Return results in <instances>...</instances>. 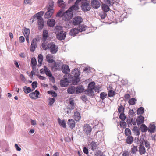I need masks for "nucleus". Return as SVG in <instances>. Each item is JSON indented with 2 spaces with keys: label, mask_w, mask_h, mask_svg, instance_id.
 <instances>
[{
  "label": "nucleus",
  "mask_w": 156,
  "mask_h": 156,
  "mask_svg": "<svg viewBox=\"0 0 156 156\" xmlns=\"http://www.w3.org/2000/svg\"><path fill=\"white\" fill-rule=\"evenodd\" d=\"M74 11H75L71 7L66 12L63 13L62 15L63 20L66 21L71 19L73 16Z\"/></svg>",
  "instance_id": "f257e3e1"
},
{
  "label": "nucleus",
  "mask_w": 156,
  "mask_h": 156,
  "mask_svg": "<svg viewBox=\"0 0 156 156\" xmlns=\"http://www.w3.org/2000/svg\"><path fill=\"white\" fill-rule=\"evenodd\" d=\"M81 9L83 11H87L91 9L89 2L87 0H83L82 1Z\"/></svg>",
  "instance_id": "f03ea898"
},
{
  "label": "nucleus",
  "mask_w": 156,
  "mask_h": 156,
  "mask_svg": "<svg viewBox=\"0 0 156 156\" xmlns=\"http://www.w3.org/2000/svg\"><path fill=\"white\" fill-rule=\"evenodd\" d=\"M83 21V19L80 16H76L73 18V20L69 22L74 25H78Z\"/></svg>",
  "instance_id": "7ed1b4c3"
},
{
  "label": "nucleus",
  "mask_w": 156,
  "mask_h": 156,
  "mask_svg": "<svg viewBox=\"0 0 156 156\" xmlns=\"http://www.w3.org/2000/svg\"><path fill=\"white\" fill-rule=\"evenodd\" d=\"M49 46L50 51L52 54H55L58 51V46L53 42L50 43Z\"/></svg>",
  "instance_id": "20e7f679"
},
{
  "label": "nucleus",
  "mask_w": 156,
  "mask_h": 156,
  "mask_svg": "<svg viewBox=\"0 0 156 156\" xmlns=\"http://www.w3.org/2000/svg\"><path fill=\"white\" fill-rule=\"evenodd\" d=\"M66 35V33L63 31H58L56 34L57 38L60 40L65 39Z\"/></svg>",
  "instance_id": "39448f33"
},
{
  "label": "nucleus",
  "mask_w": 156,
  "mask_h": 156,
  "mask_svg": "<svg viewBox=\"0 0 156 156\" xmlns=\"http://www.w3.org/2000/svg\"><path fill=\"white\" fill-rule=\"evenodd\" d=\"M37 39L36 38H34L31 42V45L30 48L31 52H34L37 46Z\"/></svg>",
  "instance_id": "423d86ee"
},
{
  "label": "nucleus",
  "mask_w": 156,
  "mask_h": 156,
  "mask_svg": "<svg viewBox=\"0 0 156 156\" xmlns=\"http://www.w3.org/2000/svg\"><path fill=\"white\" fill-rule=\"evenodd\" d=\"M62 70L63 73L65 74L64 77L66 76L70 72V69L69 67L67 65H63L62 66Z\"/></svg>",
  "instance_id": "0eeeda50"
},
{
  "label": "nucleus",
  "mask_w": 156,
  "mask_h": 156,
  "mask_svg": "<svg viewBox=\"0 0 156 156\" xmlns=\"http://www.w3.org/2000/svg\"><path fill=\"white\" fill-rule=\"evenodd\" d=\"M91 130L92 128L89 124L84 125L83 127V131L87 135H90Z\"/></svg>",
  "instance_id": "6e6552de"
},
{
  "label": "nucleus",
  "mask_w": 156,
  "mask_h": 156,
  "mask_svg": "<svg viewBox=\"0 0 156 156\" xmlns=\"http://www.w3.org/2000/svg\"><path fill=\"white\" fill-rule=\"evenodd\" d=\"M69 104L68 105V109L70 110L74 109L75 108L76 104H74V101L73 98H70L69 100Z\"/></svg>",
  "instance_id": "1a4fd4ad"
},
{
  "label": "nucleus",
  "mask_w": 156,
  "mask_h": 156,
  "mask_svg": "<svg viewBox=\"0 0 156 156\" xmlns=\"http://www.w3.org/2000/svg\"><path fill=\"white\" fill-rule=\"evenodd\" d=\"M91 5L93 8L97 9L100 7L101 4L98 0H92Z\"/></svg>",
  "instance_id": "9d476101"
},
{
  "label": "nucleus",
  "mask_w": 156,
  "mask_h": 156,
  "mask_svg": "<svg viewBox=\"0 0 156 156\" xmlns=\"http://www.w3.org/2000/svg\"><path fill=\"white\" fill-rule=\"evenodd\" d=\"M39 94V92L36 90L34 92L30 93L29 96L32 99H35L39 98L38 96Z\"/></svg>",
  "instance_id": "9b49d317"
},
{
  "label": "nucleus",
  "mask_w": 156,
  "mask_h": 156,
  "mask_svg": "<svg viewBox=\"0 0 156 156\" xmlns=\"http://www.w3.org/2000/svg\"><path fill=\"white\" fill-rule=\"evenodd\" d=\"M70 82L67 78H65L60 81V85L62 87H65L68 85Z\"/></svg>",
  "instance_id": "f8f14e48"
},
{
  "label": "nucleus",
  "mask_w": 156,
  "mask_h": 156,
  "mask_svg": "<svg viewBox=\"0 0 156 156\" xmlns=\"http://www.w3.org/2000/svg\"><path fill=\"white\" fill-rule=\"evenodd\" d=\"M44 13V12L43 11H41L37 13L35 15H34L33 16H32L31 19V20L32 19H34L35 18H37V19H39L40 18H42L41 17V16L43 15V14ZM34 21V19H33L32 21L33 22Z\"/></svg>",
  "instance_id": "ddd939ff"
},
{
  "label": "nucleus",
  "mask_w": 156,
  "mask_h": 156,
  "mask_svg": "<svg viewBox=\"0 0 156 156\" xmlns=\"http://www.w3.org/2000/svg\"><path fill=\"white\" fill-rule=\"evenodd\" d=\"M54 5V2L53 1H50L47 5L46 9L47 10H51L52 11H54V10L53 9Z\"/></svg>",
  "instance_id": "4468645a"
},
{
  "label": "nucleus",
  "mask_w": 156,
  "mask_h": 156,
  "mask_svg": "<svg viewBox=\"0 0 156 156\" xmlns=\"http://www.w3.org/2000/svg\"><path fill=\"white\" fill-rule=\"evenodd\" d=\"M156 130V126L153 123L150 124L149 127L148 128L149 132L151 133H154Z\"/></svg>",
  "instance_id": "2eb2a0df"
},
{
  "label": "nucleus",
  "mask_w": 156,
  "mask_h": 156,
  "mask_svg": "<svg viewBox=\"0 0 156 156\" xmlns=\"http://www.w3.org/2000/svg\"><path fill=\"white\" fill-rule=\"evenodd\" d=\"M80 74V72L79 71L78 69H75L72 72V76H73L74 78L78 77Z\"/></svg>",
  "instance_id": "dca6fc26"
},
{
  "label": "nucleus",
  "mask_w": 156,
  "mask_h": 156,
  "mask_svg": "<svg viewBox=\"0 0 156 156\" xmlns=\"http://www.w3.org/2000/svg\"><path fill=\"white\" fill-rule=\"evenodd\" d=\"M38 20V29L40 30H41L44 27V21L43 18L37 19Z\"/></svg>",
  "instance_id": "f3484780"
},
{
  "label": "nucleus",
  "mask_w": 156,
  "mask_h": 156,
  "mask_svg": "<svg viewBox=\"0 0 156 156\" xmlns=\"http://www.w3.org/2000/svg\"><path fill=\"white\" fill-rule=\"evenodd\" d=\"M53 56L51 54H48L46 57V60L49 63H52L55 61L53 59Z\"/></svg>",
  "instance_id": "a211bd4d"
},
{
  "label": "nucleus",
  "mask_w": 156,
  "mask_h": 156,
  "mask_svg": "<svg viewBox=\"0 0 156 156\" xmlns=\"http://www.w3.org/2000/svg\"><path fill=\"white\" fill-rule=\"evenodd\" d=\"M42 41L43 42L42 44V48L44 50H46L49 49V43H48V42L46 40Z\"/></svg>",
  "instance_id": "6ab92c4d"
},
{
  "label": "nucleus",
  "mask_w": 156,
  "mask_h": 156,
  "mask_svg": "<svg viewBox=\"0 0 156 156\" xmlns=\"http://www.w3.org/2000/svg\"><path fill=\"white\" fill-rule=\"evenodd\" d=\"M139 149V153L141 155L144 154L146 152L145 148L143 145L140 144Z\"/></svg>",
  "instance_id": "aec40b11"
},
{
  "label": "nucleus",
  "mask_w": 156,
  "mask_h": 156,
  "mask_svg": "<svg viewBox=\"0 0 156 156\" xmlns=\"http://www.w3.org/2000/svg\"><path fill=\"white\" fill-rule=\"evenodd\" d=\"M54 12L51 10H47L44 16L45 18L48 19L50 18L53 15Z\"/></svg>",
  "instance_id": "412c9836"
},
{
  "label": "nucleus",
  "mask_w": 156,
  "mask_h": 156,
  "mask_svg": "<svg viewBox=\"0 0 156 156\" xmlns=\"http://www.w3.org/2000/svg\"><path fill=\"white\" fill-rule=\"evenodd\" d=\"M74 118L76 121H78L81 118L80 114L78 111H76L74 112Z\"/></svg>",
  "instance_id": "4be33fe9"
},
{
  "label": "nucleus",
  "mask_w": 156,
  "mask_h": 156,
  "mask_svg": "<svg viewBox=\"0 0 156 156\" xmlns=\"http://www.w3.org/2000/svg\"><path fill=\"white\" fill-rule=\"evenodd\" d=\"M68 124L71 128L73 129L75 127V122L73 119H69L68 121Z\"/></svg>",
  "instance_id": "5701e85b"
},
{
  "label": "nucleus",
  "mask_w": 156,
  "mask_h": 156,
  "mask_svg": "<svg viewBox=\"0 0 156 156\" xmlns=\"http://www.w3.org/2000/svg\"><path fill=\"white\" fill-rule=\"evenodd\" d=\"M79 32V30L78 29L74 28L70 30L69 34L71 36H74L78 34Z\"/></svg>",
  "instance_id": "b1692460"
},
{
  "label": "nucleus",
  "mask_w": 156,
  "mask_h": 156,
  "mask_svg": "<svg viewBox=\"0 0 156 156\" xmlns=\"http://www.w3.org/2000/svg\"><path fill=\"white\" fill-rule=\"evenodd\" d=\"M55 23L54 19H51L48 20L47 22L48 25L50 27H53L55 24Z\"/></svg>",
  "instance_id": "393cba45"
},
{
  "label": "nucleus",
  "mask_w": 156,
  "mask_h": 156,
  "mask_svg": "<svg viewBox=\"0 0 156 156\" xmlns=\"http://www.w3.org/2000/svg\"><path fill=\"white\" fill-rule=\"evenodd\" d=\"M44 73L45 74L49 77L52 76V75L49 69L46 66H44Z\"/></svg>",
  "instance_id": "a878e982"
},
{
  "label": "nucleus",
  "mask_w": 156,
  "mask_h": 156,
  "mask_svg": "<svg viewBox=\"0 0 156 156\" xmlns=\"http://www.w3.org/2000/svg\"><path fill=\"white\" fill-rule=\"evenodd\" d=\"M84 90L83 87L81 85H80L76 87V93L77 94L81 93L83 92Z\"/></svg>",
  "instance_id": "bb28decb"
},
{
  "label": "nucleus",
  "mask_w": 156,
  "mask_h": 156,
  "mask_svg": "<svg viewBox=\"0 0 156 156\" xmlns=\"http://www.w3.org/2000/svg\"><path fill=\"white\" fill-rule=\"evenodd\" d=\"M75 87L74 86L69 87L67 89V92L69 94H72L76 91Z\"/></svg>",
  "instance_id": "cd10ccee"
},
{
  "label": "nucleus",
  "mask_w": 156,
  "mask_h": 156,
  "mask_svg": "<svg viewBox=\"0 0 156 156\" xmlns=\"http://www.w3.org/2000/svg\"><path fill=\"white\" fill-rule=\"evenodd\" d=\"M81 0H77L75 2V4L74 5L71 7V8H73V9H74L75 11H76L78 9V3Z\"/></svg>",
  "instance_id": "c85d7f7f"
},
{
  "label": "nucleus",
  "mask_w": 156,
  "mask_h": 156,
  "mask_svg": "<svg viewBox=\"0 0 156 156\" xmlns=\"http://www.w3.org/2000/svg\"><path fill=\"white\" fill-rule=\"evenodd\" d=\"M58 4L59 6L62 8H64L65 7V3L63 0H58Z\"/></svg>",
  "instance_id": "c756f323"
},
{
  "label": "nucleus",
  "mask_w": 156,
  "mask_h": 156,
  "mask_svg": "<svg viewBox=\"0 0 156 156\" xmlns=\"http://www.w3.org/2000/svg\"><path fill=\"white\" fill-rule=\"evenodd\" d=\"M144 118L141 115L139 116L138 118L136 120L137 125H139L143 123Z\"/></svg>",
  "instance_id": "7c9ffc66"
},
{
  "label": "nucleus",
  "mask_w": 156,
  "mask_h": 156,
  "mask_svg": "<svg viewBox=\"0 0 156 156\" xmlns=\"http://www.w3.org/2000/svg\"><path fill=\"white\" fill-rule=\"evenodd\" d=\"M101 7L103 10L105 12H108L110 9L108 6L105 4H102Z\"/></svg>",
  "instance_id": "2f4dec72"
},
{
  "label": "nucleus",
  "mask_w": 156,
  "mask_h": 156,
  "mask_svg": "<svg viewBox=\"0 0 156 156\" xmlns=\"http://www.w3.org/2000/svg\"><path fill=\"white\" fill-rule=\"evenodd\" d=\"M48 32L47 30H44L43 33L42 41L46 40L48 37Z\"/></svg>",
  "instance_id": "473e14b6"
},
{
  "label": "nucleus",
  "mask_w": 156,
  "mask_h": 156,
  "mask_svg": "<svg viewBox=\"0 0 156 156\" xmlns=\"http://www.w3.org/2000/svg\"><path fill=\"white\" fill-rule=\"evenodd\" d=\"M23 90L26 94H28L29 93L33 91L29 87H27L26 86H25L23 88Z\"/></svg>",
  "instance_id": "72a5a7b5"
},
{
  "label": "nucleus",
  "mask_w": 156,
  "mask_h": 156,
  "mask_svg": "<svg viewBox=\"0 0 156 156\" xmlns=\"http://www.w3.org/2000/svg\"><path fill=\"white\" fill-rule=\"evenodd\" d=\"M58 122L59 124L62 126L63 128H65L66 127V123L65 121L63 120H61L59 118L58 119Z\"/></svg>",
  "instance_id": "f704fd0d"
},
{
  "label": "nucleus",
  "mask_w": 156,
  "mask_h": 156,
  "mask_svg": "<svg viewBox=\"0 0 156 156\" xmlns=\"http://www.w3.org/2000/svg\"><path fill=\"white\" fill-rule=\"evenodd\" d=\"M30 30L29 29L26 28L24 30L23 33L24 34L25 37H29V35L30 34Z\"/></svg>",
  "instance_id": "c9c22d12"
},
{
  "label": "nucleus",
  "mask_w": 156,
  "mask_h": 156,
  "mask_svg": "<svg viewBox=\"0 0 156 156\" xmlns=\"http://www.w3.org/2000/svg\"><path fill=\"white\" fill-rule=\"evenodd\" d=\"M87 27L84 25H80L79 27V29H78L79 30V32L85 31L86 30Z\"/></svg>",
  "instance_id": "e433bc0d"
},
{
  "label": "nucleus",
  "mask_w": 156,
  "mask_h": 156,
  "mask_svg": "<svg viewBox=\"0 0 156 156\" xmlns=\"http://www.w3.org/2000/svg\"><path fill=\"white\" fill-rule=\"evenodd\" d=\"M86 94L90 96H92L94 94V92L93 89H88L86 91Z\"/></svg>",
  "instance_id": "4c0bfd02"
},
{
  "label": "nucleus",
  "mask_w": 156,
  "mask_h": 156,
  "mask_svg": "<svg viewBox=\"0 0 156 156\" xmlns=\"http://www.w3.org/2000/svg\"><path fill=\"white\" fill-rule=\"evenodd\" d=\"M124 110L125 108L121 105L118 108V111L120 114L124 113Z\"/></svg>",
  "instance_id": "58836bf2"
},
{
  "label": "nucleus",
  "mask_w": 156,
  "mask_h": 156,
  "mask_svg": "<svg viewBox=\"0 0 156 156\" xmlns=\"http://www.w3.org/2000/svg\"><path fill=\"white\" fill-rule=\"evenodd\" d=\"M31 63L33 69H34V67H35L37 64V62L36 59L34 58H31Z\"/></svg>",
  "instance_id": "ea45409f"
},
{
  "label": "nucleus",
  "mask_w": 156,
  "mask_h": 156,
  "mask_svg": "<svg viewBox=\"0 0 156 156\" xmlns=\"http://www.w3.org/2000/svg\"><path fill=\"white\" fill-rule=\"evenodd\" d=\"M133 138L132 136H129L126 139L127 143L129 144H131L133 141Z\"/></svg>",
  "instance_id": "a19ab883"
},
{
  "label": "nucleus",
  "mask_w": 156,
  "mask_h": 156,
  "mask_svg": "<svg viewBox=\"0 0 156 156\" xmlns=\"http://www.w3.org/2000/svg\"><path fill=\"white\" fill-rule=\"evenodd\" d=\"M91 149L94 151L96 149L97 145L96 143L92 142L90 144Z\"/></svg>",
  "instance_id": "79ce46f5"
},
{
  "label": "nucleus",
  "mask_w": 156,
  "mask_h": 156,
  "mask_svg": "<svg viewBox=\"0 0 156 156\" xmlns=\"http://www.w3.org/2000/svg\"><path fill=\"white\" fill-rule=\"evenodd\" d=\"M140 128L142 132H146L147 130H148V128L144 124L141 125Z\"/></svg>",
  "instance_id": "37998d69"
},
{
  "label": "nucleus",
  "mask_w": 156,
  "mask_h": 156,
  "mask_svg": "<svg viewBox=\"0 0 156 156\" xmlns=\"http://www.w3.org/2000/svg\"><path fill=\"white\" fill-rule=\"evenodd\" d=\"M137 114L138 115L143 114L144 112V108L142 107L139 108L137 111Z\"/></svg>",
  "instance_id": "c03bdc74"
},
{
  "label": "nucleus",
  "mask_w": 156,
  "mask_h": 156,
  "mask_svg": "<svg viewBox=\"0 0 156 156\" xmlns=\"http://www.w3.org/2000/svg\"><path fill=\"white\" fill-rule=\"evenodd\" d=\"M54 62H55L54 67L55 68V69L57 70H60L61 69V66L60 63L59 62H56L55 61Z\"/></svg>",
  "instance_id": "a18cd8bd"
},
{
  "label": "nucleus",
  "mask_w": 156,
  "mask_h": 156,
  "mask_svg": "<svg viewBox=\"0 0 156 156\" xmlns=\"http://www.w3.org/2000/svg\"><path fill=\"white\" fill-rule=\"evenodd\" d=\"M95 83L94 82H92L90 83L88 86V89L94 90L95 87Z\"/></svg>",
  "instance_id": "49530a36"
},
{
  "label": "nucleus",
  "mask_w": 156,
  "mask_h": 156,
  "mask_svg": "<svg viewBox=\"0 0 156 156\" xmlns=\"http://www.w3.org/2000/svg\"><path fill=\"white\" fill-rule=\"evenodd\" d=\"M125 133L126 136H130L131 133L130 129L129 128H126L125 131Z\"/></svg>",
  "instance_id": "de8ad7c7"
},
{
  "label": "nucleus",
  "mask_w": 156,
  "mask_h": 156,
  "mask_svg": "<svg viewBox=\"0 0 156 156\" xmlns=\"http://www.w3.org/2000/svg\"><path fill=\"white\" fill-rule=\"evenodd\" d=\"M38 62L39 64L41 65L42 63L43 60V56L41 54H39L38 56Z\"/></svg>",
  "instance_id": "09e8293b"
},
{
  "label": "nucleus",
  "mask_w": 156,
  "mask_h": 156,
  "mask_svg": "<svg viewBox=\"0 0 156 156\" xmlns=\"http://www.w3.org/2000/svg\"><path fill=\"white\" fill-rule=\"evenodd\" d=\"M107 94L106 93L101 92L100 94V98L102 100H104L107 97Z\"/></svg>",
  "instance_id": "8fccbe9b"
},
{
  "label": "nucleus",
  "mask_w": 156,
  "mask_h": 156,
  "mask_svg": "<svg viewBox=\"0 0 156 156\" xmlns=\"http://www.w3.org/2000/svg\"><path fill=\"white\" fill-rule=\"evenodd\" d=\"M137 147L136 146H134L132 148L131 150V154H135L137 151Z\"/></svg>",
  "instance_id": "3c124183"
},
{
  "label": "nucleus",
  "mask_w": 156,
  "mask_h": 156,
  "mask_svg": "<svg viewBox=\"0 0 156 156\" xmlns=\"http://www.w3.org/2000/svg\"><path fill=\"white\" fill-rule=\"evenodd\" d=\"M55 101V98H50L49 101V105L50 106H51Z\"/></svg>",
  "instance_id": "603ef678"
},
{
  "label": "nucleus",
  "mask_w": 156,
  "mask_h": 156,
  "mask_svg": "<svg viewBox=\"0 0 156 156\" xmlns=\"http://www.w3.org/2000/svg\"><path fill=\"white\" fill-rule=\"evenodd\" d=\"M124 121L125 120H121L120 123V126L123 128L126 127V122H124Z\"/></svg>",
  "instance_id": "864d4df0"
},
{
  "label": "nucleus",
  "mask_w": 156,
  "mask_h": 156,
  "mask_svg": "<svg viewBox=\"0 0 156 156\" xmlns=\"http://www.w3.org/2000/svg\"><path fill=\"white\" fill-rule=\"evenodd\" d=\"M119 118L122 120H125L126 117L124 113L120 114V115L119 116Z\"/></svg>",
  "instance_id": "5fc2aeb1"
},
{
  "label": "nucleus",
  "mask_w": 156,
  "mask_h": 156,
  "mask_svg": "<svg viewBox=\"0 0 156 156\" xmlns=\"http://www.w3.org/2000/svg\"><path fill=\"white\" fill-rule=\"evenodd\" d=\"M48 94H51L53 97H56L57 96V94L54 91H49L48 92Z\"/></svg>",
  "instance_id": "6e6d98bb"
},
{
  "label": "nucleus",
  "mask_w": 156,
  "mask_h": 156,
  "mask_svg": "<svg viewBox=\"0 0 156 156\" xmlns=\"http://www.w3.org/2000/svg\"><path fill=\"white\" fill-rule=\"evenodd\" d=\"M115 92L112 90H109L108 92V96L109 97H112L115 95Z\"/></svg>",
  "instance_id": "4d7b16f0"
},
{
  "label": "nucleus",
  "mask_w": 156,
  "mask_h": 156,
  "mask_svg": "<svg viewBox=\"0 0 156 156\" xmlns=\"http://www.w3.org/2000/svg\"><path fill=\"white\" fill-rule=\"evenodd\" d=\"M136 100L134 98H132L129 101V104L130 105H134L135 103Z\"/></svg>",
  "instance_id": "13d9d810"
},
{
  "label": "nucleus",
  "mask_w": 156,
  "mask_h": 156,
  "mask_svg": "<svg viewBox=\"0 0 156 156\" xmlns=\"http://www.w3.org/2000/svg\"><path fill=\"white\" fill-rule=\"evenodd\" d=\"M32 87L33 89L32 90H34L37 86V82L34 81L31 84Z\"/></svg>",
  "instance_id": "bf43d9fd"
},
{
  "label": "nucleus",
  "mask_w": 156,
  "mask_h": 156,
  "mask_svg": "<svg viewBox=\"0 0 156 156\" xmlns=\"http://www.w3.org/2000/svg\"><path fill=\"white\" fill-rule=\"evenodd\" d=\"M75 79H74L73 81V85L77 84L80 81V79L78 77L75 78Z\"/></svg>",
  "instance_id": "052dcab7"
},
{
  "label": "nucleus",
  "mask_w": 156,
  "mask_h": 156,
  "mask_svg": "<svg viewBox=\"0 0 156 156\" xmlns=\"http://www.w3.org/2000/svg\"><path fill=\"white\" fill-rule=\"evenodd\" d=\"M145 143V146L147 148L149 149L150 147V143L147 140L144 141Z\"/></svg>",
  "instance_id": "680f3d73"
},
{
  "label": "nucleus",
  "mask_w": 156,
  "mask_h": 156,
  "mask_svg": "<svg viewBox=\"0 0 156 156\" xmlns=\"http://www.w3.org/2000/svg\"><path fill=\"white\" fill-rule=\"evenodd\" d=\"M134 112L133 110L130 109L129 111V115H131L132 117L133 116Z\"/></svg>",
  "instance_id": "e2e57ef3"
},
{
  "label": "nucleus",
  "mask_w": 156,
  "mask_h": 156,
  "mask_svg": "<svg viewBox=\"0 0 156 156\" xmlns=\"http://www.w3.org/2000/svg\"><path fill=\"white\" fill-rule=\"evenodd\" d=\"M83 151L84 153L86 154H88V150L87 148L86 147H84L83 148Z\"/></svg>",
  "instance_id": "0e129e2a"
},
{
  "label": "nucleus",
  "mask_w": 156,
  "mask_h": 156,
  "mask_svg": "<svg viewBox=\"0 0 156 156\" xmlns=\"http://www.w3.org/2000/svg\"><path fill=\"white\" fill-rule=\"evenodd\" d=\"M15 147L16 149L18 151H20L21 150V149L20 147L17 144H15Z\"/></svg>",
  "instance_id": "69168bd1"
},
{
  "label": "nucleus",
  "mask_w": 156,
  "mask_h": 156,
  "mask_svg": "<svg viewBox=\"0 0 156 156\" xmlns=\"http://www.w3.org/2000/svg\"><path fill=\"white\" fill-rule=\"evenodd\" d=\"M81 99L83 101H86L87 100V97L85 95H83L81 97Z\"/></svg>",
  "instance_id": "338daca9"
},
{
  "label": "nucleus",
  "mask_w": 156,
  "mask_h": 156,
  "mask_svg": "<svg viewBox=\"0 0 156 156\" xmlns=\"http://www.w3.org/2000/svg\"><path fill=\"white\" fill-rule=\"evenodd\" d=\"M102 153L101 152V150H98L96 152V154H95V155L98 156L99 155H101L102 154Z\"/></svg>",
  "instance_id": "774afa93"
}]
</instances>
